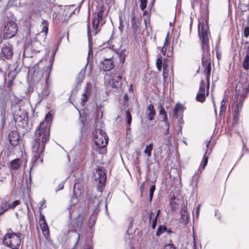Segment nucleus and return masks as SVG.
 Returning a JSON list of instances; mask_svg holds the SVG:
<instances>
[{"label":"nucleus","mask_w":249,"mask_h":249,"mask_svg":"<svg viewBox=\"0 0 249 249\" xmlns=\"http://www.w3.org/2000/svg\"><path fill=\"white\" fill-rule=\"evenodd\" d=\"M198 33L201 41L202 49L203 51L202 63L203 67L205 68V73L207 83L206 95H208L211 72V59L208 46L209 36L210 35V32L209 30L207 21H206L205 23L202 24L200 22L199 23L198 26Z\"/></svg>","instance_id":"1"},{"label":"nucleus","mask_w":249,"mask_h":249,"mask_svg":"<svg viewBox=\"0 0 249 249\" xmlns=\"http://www.w3.org/2000/svg\"><path fill=\"white\" fill-rule=\"evenodd\" d=\"M49 141H44L39 138H35L32 142V151L33 154V165H36L43 162L44 151L46 143Z\"/></svg>","instance_id":"2"},{"label":"nucleus","mask_w":249,"mask_h":249,"mask_svg":"<svg viewBox=\"0 0 249 249\" xmlns=\"http://www.w3.org/2000/svg\"><path fill=\"white\" fill-rule=\"evenodd\" d=\"M53 117L51 113H48L45 120L40 123L35 132V137L39 138L44 141H49L50 139V122L52 120Z\"/></svg>","instance_id":"3"},{"label":"nucleus","mask_w":249,"mask_h":249,"mask_svg":"<svg viewBox=\"0 0 249 249\" xmlns=\"http://www.w3.org/2000/svg\"><path fill=\"white\" fill-rule=\"evenodd\" d=\"M23 234L21 233H7L3 238V243L5 246L10 247L12 249H17L21 244V236Z\"/></svg>","instance_id":"4"},{"label":"nucleus","mask_w":249,"mask_h":249,"mask_svg":"<svg viewBox=\"0 0 249 249\" xmlns=\"http://www.w3.org/2000/svg\"><path fill=\"white\" fill-rule=\"evenodd\" d=\"M235 91L236 93L234 97V100H236V104L233 113H237V114H239V112L242 109V103L244 100L245 94L247 92L248 89L237 86Z\"/></svg>","instance_id":"5"},{"label":"nucleus","mask_w":249,"mask_h":249,"mask_svg":"<svg viewBox=\"0 0 249 249\" xmlns=\"http://www.w3.org/2000/svg\"><path fill=\"white\" fill-rule=\"evenodd\" d=\"M14 120L19 126L26 130L28 127V114L25 110L19 108L14 116Z\"/></svg>","instance_id":"6"},{"label":"nucleus","mask_w":249,"mask_h":249,"mask_svg":"<svg viewBox=\"0 0 249 249\" xmlns=\"http://www.w3.org/2000/svg\"><path fill=\"white\" fill-rule=\"evenodd\" d=\"M18 30V27L15 22L7 21L4 27V38H10L15 36Z\"/></svg>","instance_id":"7"},{"label":"nucleus","mask_w":249,"mask_h":249,"mask_svg":"<svg viewBox=\"0 0 249 249\" xmlns=\"http://www.w3.org/2000/svg\"><path fill=\"white\" fill-rule=\"evenodd\" d=\"M124 71L121 72L113 71L111 74V80L109 81V84L111 87L120 89H121L123 77V75Z\"/></svg>","instance_id":"8"},{"label":"nucleus","mask_w":249,"mask_h":249,"mask_svg":"<svg viewBox=\"0 0 249 249\" xmlns=\"http://www.w3.org/2000/svg\"><path fill=\"white\" fill-rule=\"evenodd\" d=\"M99 133L97 134L96 131V134L94 136V142L95 144L98 147L102 148L107 145V135L103 133L101 130H98Z\"/></svg>","instance_id":"9"},{"label":"nucleus","mask_w":249,"mask_h":249,"mask_svg":"<svg viewBox=\"0 0 249 249\" xmlns=\"http://www.w3.org/2000/svg\"><path fill=\"white\" fill-rule=\"evenodd\" d=\"M103 18H99L97 16L93 15L92 21V32L94 36H95L100 31V27L102 25Z\"/></svg>","instance_id":"10"},{"label":"nucleus","mask_w":249,"mask_h":249,"mask_svg":"<svg viewBox=\"0 0 249 249\" xmlns=\"http://www.w3.org/2000/svg\"><path fill=\"white\" fill-rule=\"evenodd\" d=\"M13 46L9 43L4 44L1 48V53L7 59H11L13 55Z\"/></svg>","instance_id":"11"},{"label":"nucleus","mask_w":249,"mask_h":249,"mask_svg":"<svg viewBox=\"0 0 249 249\" xmlns=\"http://www.w3.org/2000/svg\"><path fill=\"white\" fill-rule=\"evenodd\" d=\"M8 140L11 145L17 146L20 140L19 134L16 130L11 131L8 134Z\"/></svg>","instance_id":"12"},{"label":"nucleus","mask_w":249,"mask_h":249,"mask_svg":"<svg viewBox=\"0 0 249 249\" xmlns=\"http://www.w3.org/2000/svg\"><path fill=\"white\" fill-rule=\"evenodd\" d=\"M114 67V61L112 58H105L103 60L100 65V68L104 71H109Z\"/></svg>","instance_id":"13"},{"label":"nucleus","mask_w":249,"mask_h":249,"mask_svg":"<svg viewBox=\"0 0 249 249\" xmlns=\"http://www.w3.org/2000/svg\"><path fill=\"white\" fill-rule=\"evenodd\" d=\"M94 175L95 180L99 181L100 185H103L106 180V176L104 171L101 168H97Z\"/></svg>","instance_id":"14"},{"label":"nucleus","mask_w":249,"mask_h":249,"mask_svg":"<svg viewBox=\"0 0 249 249\" xmlns=\"http://www.w3.org/2000/svg\"><path fill=\"white\" fill-rule=\"evenodd\" d=\"M196 99L198 102L203 103L206 99L205 93V83L203 80L200 82L199 90L197 93Z\"/></svg>","instance_id":"15"},{"label":"nucleus","mask_w":249,"mask_h":249,"mask_svg":"<svg viewBox=\"0 0 249 249\" xmlns=\"http://www.w3.org/2000/svg\"><path fill=\"white\" fill-rule=\"evenodd\" d=\"M73 196L71 198V201L73 205L77 202V198L79 196L83 194V189L81 186H79L78 184H75L73 187Z\"/></svg>","instance_id":"16"},{"label":"nucleus","mask_w":249,"mask_h":249,"mask_svg":"<svg viewBox=\"0 0 249 249\" xmlns=\"http://www.w3.org/2000/svg\"><path fill=\"white\" fill-rule=\"evenodd\" d=\"M39 224L43 235L46 237L49 236L50 234L49 228L45 220L44 216L42 214L40 217Z\"/></svg>","instance_id":"17"},{"label":"nucleus","mask_w":249,"mask_h":249,"mask_svg":"<svg viewBox=\"0 0 249 249\" xmlns=\"http://www.w3.org/2000/svg\"><path fill=\"white\" fill-rule=\"evenodd\" d=\"M84 219V214L82 213H80L73 221V231H76L80 229L82 227L83 221Z\"/></svg>","instance_id":"18"},{"label":"nucleus","mask_w":249,"mask_h":249,"mask_svg":"<svg viewBox=\"0 0 249 249\" xmlns=\"http://www.w3.org/2000/svg\"><path fill=\"white\" fill-rule=\"evenodd\" d=\"M90 205L92 207V209L96 212L99 211V206L101 203V201L99 197L94 196L93 198L90 200Z\"/></svg>","instance_id":"19"},{"label":"nucleus","mask_w":249,"mask_h":249,"mask_svg":"<svg viewBox=\"0 0 249 249\" xmlns=\"http://www.w3.org/2000/svg\"><path fill=\"white\" fill-rule=\"evenodd\" d=\"M181 219L184 224H187L188 223L189 215L187 212L186 208L184 206L182 207L180 211Z\"/></svg>","instance_id":"20"},{"label":"nucleus","mask_w":249,"mask_h":249,"mask_svg":"<svg viewBox=\"0 0 249 249\" xmlns=\"http://www.w3.org/2000/svg\"><path fill=\"white\" fill-rule=\"evenodd\" d=\"M206 147H207V149L206 151L205 154L204 155L203 160V165L202 167V170L204 169V168H205V166H206V165L207 164V163L208 161V157L206 156V154L210 155L211 153V152L212 151V149H211L210 150V151H209V150H208V147L211 143V140L206 142Z\"/></svg>","instance_id":"21"},{"label":"nucleus","mask_w":249,"mask_h":249,"mask_svg":"<svg viewBox=\"0 0 249 249\" xmlns=\"http://www.w3.org/2000/svg\"><path fill=\"white\" fill-rule=\"evenodd\" d=\"M87 64L86 66L80 71L79 73H78L76 83L78 85L80 84L82 82L83 79L85 78V71L87 68Z\"/></svg>","instance_id":"22"},{"label":"nucleus","mask_w":249,"mask_h":249,"mask_svg":"<svg viewBox=\"0 0 249 249\" xmlns=\"http://www.w3.org/2000/svg\"><path fill=\"white\" fill-rule=\"evenodd\" d=\"M147 109L148 119L149 120H153L155 115V110L154 106L152 104H150L147 107Z\"/></svg>","instance_id":"23"},{"label":"nucleus","mask_w":249,"mask_h":249,"mask_svg":"<svg viewBox=\"0 0 249 249\" xmlns=\"http://www.w3.org/2000/svg\"><path fill=\"white\" fill-rule=\"evenodd\" d=\"M243 68L245 70L249 69V46L247 48L246 55L243 62Z\"/></svg>","instance_id":"24"},{"label":"nucleus","mask_w":249,"mask_h":249,"mask_svg":"<svg viewBox=\"0 0 249 249\" xmlns=\"http://www.w3.org/2000/svg\"><path fill=\"white\" fill-rule=\"evenodd\" d=\"M183 112V107L181 104H177L174 109V115L177 118L182 116Z\"/></svg>","instance_id":"25"},{"label":"nucleus","mask_w":249,"mask_h":249,"mask_svg":"<svg viewBox=\"0 0 249 249\" xmlns=\"http://www.w3.org/2000/svg\"><path fill=\"white\" fill-rule=\"evenodd\" d=\"M21 164L20 160L19 159H16L13 160L10 162V168L12 170H17L19 168L20 165Z\"/></svg>","instance_id":"26"},{"label":"nucleus","mask_w":249,"mask_h":249,"mask_svg":"<svg viewBox=\"0 0 249 249\" xmlns=\"http://www.w3.org/2000/svg\"><path fill=\"white\" fill-rule=\"evenodd\" d=\"M8 210V203L5 200H1L0 202V216Z\"/></svg>","instance_id":"27"},{"label":"nucleus","mask_w":249,"mask_h":249,"mask_svg":"<svg viewBox=\"0 0 249 249\" xmlns=\"http://www.w3.org/2000/svg\"><path fill=\"white\" fill-rule=\"evenodd\" d=\"M149 217V221L150 223H152L151 227L152 229H155L157 225L158 218L155 216V213L153 212L150 213Z\"/></svg>","instance_id":"28"},{"label":"nucleus","mask_w":249,"mask_h":249,"mask_svg":"<svg viewBox=\"0 0 249 249\" xmlns=\"http://www.w3.org/2000/svg\"><path fill=\"white\" fill-rule=\"evenodd\" d=\"M90 95V91L88 89H86L84 93L82 94V104L84 105V104L87 101L88 97Z\"/></svg>","instance_id":"29"},{"label":"nucleus","mask_w":249,"mask_h":249,"mask_svg":"<svg viewBox=\"0 0 249 249\" xmlns=\"http://www.w3.org/2000/svg\"><path fill=\"white\" fill-rule=\"evenodd\" d=\"M167 231V228L164 225H160L157 229L156 231V235L157 236H160L162 234Z\"/></svg>","instance_id":"30"},{"label":"nucleus","mask_w":249,"mask_h":249,"mask_svg":"<svg viewBox=\"0 0 249 249\" xmlns=\"http://www.w3.org/2000/svg\"><path fill=\"white\" fill-rule=\"evenodd\" d=\"M41 26H42L41 32H44L46 34L48 31V24L47 21L46 20L43 19Z\"/></svg>","instance_id":"31"},{"label":"nucleus","mask_w":249,"mask_h":249,"mask_svg":"<svg viewBox=\"0 0 249 249\" xmlns=\"http://www.w3.org/2000/svg\"><path fill=\"white\" fill-rule=\"evenodd\" d=\"M105 11V7L103 5H101L100 6L99 8V10L97 13H95L93 15L98 17L99 18H103V13Z\"/></svg>","instance_id":"32"},{"label":"nucleus","mask_w":249,"mask_h":249,"mask_svg":"<svg viewBox=\"0 0 249 249\" xmlns=\"http://www.w3.org/2000/svg\"><path fill=\"white\" fill-rule=\"evenodd\" d=\"M153 149V143H150L147 145L144 151V154H146L148 157H150L151 154V151Z\"/></svg>","instance_id":"33"},{"label":"nucleus","mask_w":249,"mask_h":249,"mask_svg":"<svg viewBox=\"0 0 249 249\" xmlns=\"http://www.w3.org/2000/svg\"><path fill=\"white\" fill-rule=\"evenodd\" d=\"M19 203H20V201L19 200H16L14 201V202H13L11 204H9L8 203V208H9V209H14L17 206L19 205Z\"/></svg>","instance_id":"34"},{"label":"nucleus","mask_w":249,"mask_h":249,"mask_svg":"<svg viewBox=\"0 0 249 249\" xmlns=\"http://www.w3.org/2000/svg\"><path fill=\"white\" fill-rule=\"evenodd\" d=\"M162 66V61L160 57V58H158L156 61V66L159 71H160L161 70Z\"/></svg>","instance_id":"35"},{"label":"nucleus","mask_w":249,"mask_h":249,"mask_svg":"<svg viewBox=\"0 0 249 249\" xmlns=\"http://www.w3.org/2000/svg\"><path fill=\"white\" fill-rule=\"evenodd\" d=\"M125 113H126V118L127 119V124L129 126H130L131 123V121H132L131 115L130 112L128 110H126Z\"/></svg>","instance_id":"36"},{"label":"nucleus","mask_w":249,"mask_h":249,"mask_svg":"<svg viewBox=\"0 0 249 249\" xmlns=\"http://www.w3.org/2000/svg\"><path fill=\"white\" fill-rule=\"evenodd\" d=\"M155 190V185L151 186L150 188V192H149L150 201H151V200L152 199L153 194H154Z\"/></svg>","instance_id":"37"},{"label":"nucleus","mask_w":249,"mask_h":249,"mask_svg":"<svg viewBox=\"0 0 249 249\" xmlns=\"http://www.w3.org/2000/svg\"><path fill=\"white\" fill-rule=\"evenodd\" d=\"M140 8L143 11L146 8L147 5V1L146 0H140Z\"/></svg>","instance_id":"38"},{"label":"nucleus","mask_w":249,"mask_h":249,"mask_svg":"<svg viewBox=\"0 0 249 249\" xmlns=\"http://www.w3.org/2000/svg\"><path fill=\"white\" fill-rule=\"evenodd\" d=\"M171 139H172V137L171 136L167 137L166 139V140L165 142V144L167 146H168V147H169L170 146H172Z\"/></svg>","instance_id":"39"},{"label":"nucleus","mask_w":249,"mask_h":249,"mask_svg":"<svg viewBox=\"0 0 249 249\" xmlns=\"http://www.w3.org/2000/svg\"><path fill=\"white\" fill-rule=\"evenodd\" d=\"M167 47H165V46H163L162 48L161 47H159L158 48V49H159V50L160 52V53L163 55H164L166 53V51H167Z\"/></svg>","instance_id":"40"},{"label":"nucleus","mask_w":249,"mask_h":249,"mask_svg":"<svg viewBox=\"0 0 249 249\" xmlns=\"http://www.w3.org/2000/svg\"><path fill=\"white\" fill-rule=\"evenodd\" d=\"M244 35L245 37H248L249 36V26H246L244 28Z\"/></svg>","instance_id":"41"},{"label":"nucleus","mask_w":249,"mask_h":249,"mask_svg":"<svg viewBox=\"0 0 249 249\" xmlns=\"http://www.w3.org/2000/svg\"><path fill=\"white\" fill-rule=\"evenodd\" d=\"M239 114L237 113H233V121L235 124H237L239 121Z\"/></svg>","instance_id":"42"},{"label":"nucleus","mask_w":249,"mask_h":249,"mask_svg":"<svg viewBox=\"0 0 249 249\" xmlns=\"http://www.w3.org/2000/svg\"><path fill=\"white\" fill-rule=\"evenodd\" d=\"M248 5L245 4H240L239 5L240 9L242 10L243 11H246L248 9Z\"/></svg>","instance_id":"43"},{"label":"nucleus","mask_w":249,"mask_h":249,"mask_svg":"<svg viewBox=\"0 0 249 249\" xmlns=\"http://www.w3.org/2000/svg\"><path fill=\"white\" fill-rule=\"evenodd\" d=\"M64 183L65 181H63L61 182L60 184H59V185H58L57 187L55 190L56 192H57L63 189Z\"/></svg>","instance_id":"44"},{"label":"nucleus","mask_w":249,"mask_h":249,"mask_svg":"<svg viewBox=\"0 0 249 249\" xmlns=\"http://www.w3.org/2000/svg\"><path fill=\"white\" fill-rule=\"evenodd\" d=\"M13 84V80H10L8 81L7 87L9 89V91L10 92L12 89V85Z\"/></svg>","instance_id":"45"},{"label":"nucleus","mask_w":249,"mask_h":249,"mask_svg":"<svg viewBox=\"0 0 249 249\" xmlns=\"http://www.w3.org/2000/svg\"><path fill=\"white\" fill-rule=\"evenodd\" d=\"M164 249H176V248L174 245L168 244L164 246Z\"/></svg>","instance_id":"46"},{"label":"nucleus","mask_w":249,"mask_h":249,"mask_svg":"<svg viewBox=\"0 0 249 249\" xmlns=\"http://www.w3.org/2000/svg\"><path fill=\"white\" fill-rule=\"evenodd\" d=\"M164 60H166V59H164V60L163 63L162 64V66H163V76L164 78H165V71L166 70V68H167V66L166 64L165 63Z\"/></svg>","instance_id":"47"},{"label":"nucleus","mask_w":249,"mask_h":249,"mask_svg":"<svg viewBox=\"0 0 249 249\" xmlns=\"http://www.w3.org/2000/svg\"><path fill=\"white\" fill-rule=\"evenodd\" d=\"M225 105H224V104H221L219 114L222 115L223 113L225 112Z\"/></svg>","instance_id":"48"},{"label":"nucleus","mask_w":249,"mask_h":249,"mask_svg":"<svg viewBox=\"0 0 249 249\" xmlns=\"http://www.w3.org/2000/svg\"><path fill=\"white\" fill-rule=\"evenodd\" d=\"M169 45V35L167 34L165 39L164 43L163 46L167 47Z\"/></svg>","instance_id":"49"},{"label":"nucleus","mask_w":249,"mask_h":249,"mask_svg":"<svg viewBox=\"0 0 249 249\" xmlns=\"http://www.w3.org/2000/svg\"><path fill=\"white\" fill-rule=\"evenodd\" d=\"M68 212H69V217L70 219H71L72 218V211H73V208L72 207H70L69 208H68L67 209Z\"/></svg>","instance_id":"50"},{"label":"nucleus","mask_w":249,"mask_h":249,"mask_svg":"<svg viewBox=\"0 0 249 249\" xmlns=\"http://www.w3.org/2000/svg\"><path fill=\"white\" fill-rule=\"evenodd\" d=\"M162 117H163V121L165 122V125H166L167 123H168L167 115L166 114H164V115L162 116Z\"/></svg>","instance_id":"51"},{"label":"nucleus","mask_w":249,"mask_h":249,"mask_svg":"<svg viewBox=\"0 0 249 249\" xmlns=\"http://www.w3.org/2000/svg\"><path fill=\"white\" fill-rule=\"evenodd\" d=\"M89 28H90V25H89V23L87 24V34H88V36L89 38L90 35V33L89 31Z\"/></svg>","instance_id":"52"},{"label":"nucleus","mask_w":249,"mask_h":249,"mask_svg":"<svg viewBox=\"0 0 249 249\" xmlns=\"http://www.w3.org/2000/svg\"><path fill=\"white\" fill-rule=\"evenodd\" d=\"M166 126H167V129H166L165 132H164L165 135L169 134V127H170L169 124V123H167V124L166 125Z\"/></svg>","instance_id":"53"},{"label":"nucleus","mask_w":249,"mask_h":249,"mask_svg":"<svg viewBox=\"0 0 249 249\" xmlns=\"http://www.w3.org/2000/svg\"><path fill=\"white\" fill-rule=\"evenodd\" d=\"M170 208L171 209L172 211H175L176 210V207H175V205L174 204V203H172V202H171L170 203Z\"/></svg>","instance_id":"54"},{"label":"nucleus","mask_w":249,"mask_h":249,"mask_svg":"<svg viewBox=\"0 0 249 249\" xmlns=\"http://www.w3.org/2000/svg\"><path fill=\"white\" fill-rule=\"evenodd\" d=\"M164 114H166L165 112L164 111V108L163 107H161V109H160V115L163 116L164 115Z\"/></svg>","instance_id":"55"},{"label":"nucleus","mask_w":249,"mask_h":249,"mask_svg":"<svg viewBox=\"0 0 249 249\" xmlns=\"http://www.w3.org/2000/svg\"><path fill=\"white\" fill-rule=\"evenodd\" d=\"M216 56H217V58L218 59H220L221 55L219 53H218L217 52H216Z\"/></svg>","instance_id":"56"},{"label":"nucleus","mask_w":249,"mask_h":249,"mask_svg":"<svg viewBox=\"0 0 249 249\" xmlns=\"http://www.w3.org/2000/svg\"><path fill=\"white\" fill-rule=\"evenodd\" d=\"M193 249H196V243H195V238L194 239V247H193Z\"/></svg>","instance_id":"57"},{"label":"nucleus","mask_w":249,"mask_h":249,"mask_svg":"<svg viewBox=\"0 0 249 249\" xmlns=\"http://www.w3.org/2000/svg\"><path fill=\"white\" fill-rule=\"evenodd\" d=\"M160 210H158L157 214L156 215L155 214V216H156L157 218H158V217L159 216V215L160 214Z\"/></svg>","instance_id":"58"},{"label":"nucleus","mask_w":249,"mask_h":249,"mask_svg":"<svg viewBox=\"0 0 249 249\" xmlns=\"http://www.w3.org/2000/svg\"><path fill=\"white\" fill-rule=\"evenodd\" d=\"M167 231L168 234H170L171 233H173V231H171L170 229H169V230L167 229V231Z\"/></svg>","instance_id":"59"},{"label":"nucleus","mask_w":249,"mask_h":249,"mask_svg":"<svg viewBox=\"0 0 249 249\" xmlns=\"http://www.w3.org/2000/svg\"><path fill=\"white\" fill-rule=\"evenodd\" d=\"M199 171V170L198 169L197 171H196L195 175L193 176V179H194L195 178L196 175L198 173Z\"/></svg>","instance_id":"60"},{"label":"nucleus","mask_w":249,"mask_h":249,"mask_svg":"<svg viewBox=\"0 0 249 249\" xmlns=\"http://www.w3.org/2000/svg\"><path fill=\"white\" fill-rule=\"evenodd\" d=\"M226 102V100L225 99V98H224L222 101L221 104H224V105H225Z\"/></svg>","instance_id":"61"},{"label":"nucleus","mask_w":249,"mask_h":249,"mask_svg":"<svg viewBox=\"0 0 249 249\" xmlns=\"http://www.w3.org/2000/svg\"><path fill=\"white\" fill-rule=\"evenodd\" d=\"M199 206H198V207L196 210V213L197 214H198V213H199Z\"/></svg>","instance_id":"62"},{"label":"nucleus","mask_w":249,"mask_h":249,"mask_svg":"<svg viewBox=\"0 0 249 249\" xmlns=\"http://www.w3.org/2000/svg\"><path fill=\"white\" fill-rule=\"evenodd\" d=\"M79 235L78 234V238H77V240L75 243V246H76L78 242V241H79Z\"/></svg>","instance_id":"63"},{"label":"nucleus","mask_w":249,"mask_h":249,"mask_svg":"<svg viewBox=\"0 0 249 249\" xmlns=\"http://www.w3.org/2000/svg\"><path fill=\"white\" fill-rule=\"evenodd\" d=\"M85 249H92L91 247L87 246Z\"/></svg>","instance_id":"64"}]
</instances>
